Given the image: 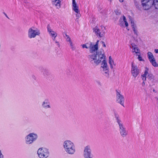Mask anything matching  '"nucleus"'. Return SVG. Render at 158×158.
<instances>
[{
  "label": "nucleus",
  "mask_w": 158,
  "mask_h": 158,
  "mask_svg": "<svg viewBox=\"0 0 158 158\" xmlns=\"http://www.w3.org/2000/svg\"><path fill=\"white\" fill-rule=\"evenodd\" d=\"M44 104H45V103L44 102L43 104V105L44 106V107H46V106H44Z\"/></svg>",
  "instance_id": "c756f323"
},
{
  "label": "nucleus",
  "mask_w": 158,
  "mask_h": 158,
  "mask_svg": "<svg viewBox=\"0 0 158 158\" xmlns=\"http://www.w3.org/2000/svg\"><path fill=\"white\" fill-rule=\"evenodd\" d=\"M137 56H138V59L139 61H144V59L142 57L140 54V52L139 54H136Z\"/></svg>",
  "instance_id": "4be33fe9"
},
{
  "label": "nucleus",
  "mask_w": 158,
  "mask_h": 158,
  "mask_svg": "<svg viewBox=\"0 0 158 158\" xmlns=\"http://www.w3.org/2000/svg\"><path fill=\"white\" fill-rule=\"evenodd\" d=\"M94 32L96 35L97 36L100 37H101L103 36V35L101 34L100 32V30L98 28V27L96 26L93 29Z\"/></svg>",
  "instance_id": "f3484780"
},
{
  "label": "nucleus",
  "mask_w": 158,
  "mask_h": 158,
  "mask_svg": "<svg viewBox=\"0 0 158 158\" xmlns=\"http://www.w3.org/2000/svg\"><path fill=\"white\" fill-rule=\"evenodd\" d=\"M82 48H89V47H87L86 45V44H83L82 45Z\"/></svg>",
  "instance_id": "393cba45"
},
{
  "label": "nucleus",
  "mask_w": 158,
  "mask_h": 158,
  "mask_svg": "<svg viewBox=\"0 0 158 158\" xmlns=\"http://www.w3.org/2000/svg\"><path fill=\"white\" fill-rule=\"evenodd\" d=\"M47 29L48 32L51 36L52 37H53L54 39H55L57 36V34L55 32L52 31V30L51 29L50 26L49 25L48 26Z\"/></svg>",
  "instance_id": "dca6fc26"
},
{
  "label": "nucleus",
  "mask_w": 158,
  "mask_h": 158,
  "mask_svg": "<svg viewBox=\"0 0 158 158\" xmlns=\"http://www.w3.org/2000/svg\"><path fill=\"white\" fill-rule=\"evenodd\" d=\"M52 2L53 5H55L57 8L60 7L61 0H52Z\"/></svg>",
  "instance_id": "a211bd4d"
},
{
  "label": "nucleus",
  "mask_w": 158,
  "mask_h": 158,
  "mask_svg": "<svg viewBox=\"0 0 158 158\" xmlns=\"http://www.w3.org/2000/svg\"><path fill=\"white\" fill-rule=\"evenodd\" d=\"M73 10L76 13V15L77 19H78L81 16L79 7L76 2L75 0H72Z\"/></svg>",
  "instance_id": "9d476101"
},
{
  "label": "nucleus",
  "mask_w": 158,
  "mask_h": 158,
  "mask_svg": "<svg viewBox=\"0 0 158 158\" xmlns=\"http://www.w3.org/2000/svg\"><path fill=\"white\" fill-rule=\"evenodd\" d=\"M28 36L30 38H34L37 35H39L40 32L39 31L32 30L31 28L29 29L28 31Z\"/></svg>",
  "instance_id": "f8f14e48"
},
{
  "label": "nucleus",
  "mask_w": 158,
  "mask_h": 158,
  "mask_svg": "<svg viewBox=\"0 0 158 158\" xmlns=\"http://www.w3.org/2000/svg\"><path fill=\"white\" fill-rule=\"evenodd\" d=\"M152 65L155 67H158V63L156 61L155 58L149 61Z\"/></svg>",
  "instance_id": "aec40b11"
},
{
  "label": "nucleus",
  "mask_w": 158,
  "mask_h": 158,
  "mask_svg": "<svg viewBox=\"0 0 158 158\" xmlns=\"http://www.w3.org/2000/svg\"><path fill=\"white\" fill-rule=\"evenodd\" d=\"M119 2H123L124 0H118Z\"/></svg>",
  "instance_id": "cd10ccee"
},
{
  "label": "nucleus",
  "mask_w": 158,
  "mask_h": 158,
  "mask_svg": "<svg viewBox=\"0 0 158 158\" xmlns=\"http://www.w3.org/2000/svg\"><path fill=\"white\" fill-rule=\"evenodd\" d=\"M142 4L145 10L149 9L152 6L158 9V0H142Z\"/></svg>",
  "instance_id": "f03ea898"
},
{
  "label": "nucleus",
  "mask_w": 158,
  "mask_h": 158,
  "mask_svg": "<svg viewBox=\"0 0 158 158\" xmlns=\"http://www.w3.org/2000/svg\"><path fill=\"white\" fill-rule=\"evenodd\" d=\"M147 56L149 61L155 58L153 54L150 52H148Z\"/></svg>",
  "instance_id": "6ab92c4d"
},
{
  "label": "nucleus",
  "mask_w": 158,
  "mask_h": 158,
  "mask_svg": "<svg viewBox=\"0 0 158 158\" xmlns=\"http://www.w3.org/2000/svg\"><path fill=\"white\" fill-rule=\"evenodd\" d=\"M37 135L34 133H30L27 136L26 142L27 143L30 144L32 143L37 138Z\"/></svg>",
  "instance_id": "9b49d317"
},
{
  "label": "nucleus",
  "mask_w": 158,
  "mask_h": 158,
  "mask_svg": "<svg viewBox=\"0 0 158 158\" xmlns=\"http://www.w3.org/2000/svg\"><path fill=\"white\" fill-rule=\"evenodd\" d=\"M84 156L85 158H91L90 149L88 146L86 147L85 148Z\"/></svg>",
  "instance_id": "2eb2a0df"
},
{
  "label": "nucleus",
  "mask_w": 158,
  "mask_h": 158,
  "mask_svg": "<svg viewBox=\"0 0 158 158\" xmlns=\"http://www.w3.org/2000/svg\"><path fill=\"white\" fill-rule=\"evenodd\" d=\"M4 14L5 15H6V17H7V15H6L5 13H4Z\"/></svg>",
  "instance_id": "7c9ffc66"
},
{
  "label": "nucleus",
  "mask_w": 158,
  "mask_h": 158,
  "mask_svg": "<svg viewBox=\"0 0 158 158\" xmlns=\"http://www.w3.org/2000/svg\"><path fill=\"white\" fill-rule=\"evenodd\" d=\"M48 107H49V105H48Z\"/></svg>",
  "instance_id": "2f4dec72"
},
{
  "label": "nucleus",
  "mask_w": 158,
  "mask_h": 158,
  "mask_svg": "<svg viewBox=\"0 0 158 158\" xmlns=\"http://www.w3.org/2000/svg\"><path fill=\"white\" fill-rule=\"evenodd\" d=\"M116 63L113 59L109 56V67L113 71H114L116 66Z\"/></svg>",
  "instance_id": "4468645a"
},
{
  "label": "nucleus",
  "mask_w": 158,
  "mask_h": 158,
  "mask_svg": "<svg viewBox=\"0 0 158 158\" xmlns=\"http://www.w3.org/2000/svg\"><path fill=\"white\" fill-rule=\"evenodd\" d=\"M64 147L66 151L69 154H73L75 152L74 146L73 143L69 141H65Z\"/></svg>",
  "instance_id": "39448f33"
},
{
  "label": "nucleus",
  "mask_w": 158,
  "mask_h": 158,
  "mask_svg": "<svg viewBox=\"0 0 158 158\" xmlns=\"http://www.w3.org/2000/svg\"><path fill=\"white\" fill-rule=\"evenodd\" d=\"M154 51L155 53L158 54V49H155Z\"/></svg>",
  "instance_id": "bb28decb"
},
{
  "label": "nucleus",
  "mask_w": 158,
  "mask_h": 158,
  "mask_svg": "<svg viewBox=\"0 0 158 158\" xmlns=\"http://www.w3.org/2000/svg\"><path fill=\"white\" fill-rule=\"evenodd\" d=\"M129 22L128 19L126 18L124 16H123L120 17L119 19V25L121 27L125 28L128 31L130 29Z\"/></svg>",
  "instance_id": "423d86ee"
},
{
  "label": "nucleus",
  "mask_w": 158,
  "mask_h": 158,
  "mask_svg": "<svg viewBox=\"0 0 158 158\" xmlns=\"http://www.w3.org/2000/svg\"><path fill=\"white\" fill-rule=\"evenodd\" d=\"M131 73L133 77L135 78L139 73V70L137 66L133 63L131 64Z\"/></svg>",
  "instance_id": "1a4fd4ad"
},
{
  "label": "nucleus",
  "mask_w": 158,
  "mask_h": 158,
  "mask_svg": "<svg viewBox=\"0 0 158 158\" xmlns=\"http://www.w3.org/2000/svg\"><path fill=\"white\" fill-rule=\"evenodd\" d=\"M116 102L124 107V98L120 91H117L116 93Z\"/></svg>",
  "instance_id": "0eeeda50"
},
{
  "label": "nucleus",
  "mask_w": 158,
  "mask_h": 158,
  "mask_svg": "<svg viewBox=\"0 0 158 158\" xmlns=\"http://www.w3.org/2000/svg\"><path fill=\"white\" fill-rule=\"evenodd\" d=\"M99 42V40H97L95 44L92 43L87 44H89V52L92 53L89 55L88 58L90 62L94 61L97 65L101 63V67L102 68L103 71L105 73H107L109 72V70L104 52L103 51L97 52L98 48Z\"/></svg>",
  "instance_id": "f257e3e1"
},
{
  "label": "nucleus",
  "mask_w": 158,
  "mask_h": 158,
  "mask_svg": "<svg viewBox=\"0 0 158 158\" xmlns=\"http://www.w3.org/2000/svg\"><path fill=\"white\" fill-rule=\"evenodd\" d=\"M114 115L116 119L117 123L118 125L119 132L121 135L123 137H126L128 135L127 131L126 130L125 127H124L118 114L116 113H115Z\"/></svg>",
  "instance_id": "7ed1b4c3"
},
{
  "label": "nucleus",
  "mask_w": 158,
  "mask_h": 158,
  "mask_svg": "<svg viewBox=\"0 0 158 158\" xmlns=\"http://www.w3.org/2000/svg\"><path fill=\"white\" fill-rule=\"evenodd\" d=\"M149 70L148 68L145 67L144 73L141 76V78L143 81L142 83V85H145V81H146L147 78L149 80H151L154 78V76L152 74L149 73Z\"/></svg>",
  "instance_id": "20e7f679"
},
{
  "label": "nucleus",
  "mask_w": 158,
  "mask_h": 158,
  "mask_svg": "<svg viewBox=\"0 0 158 158\" xmlns=\"http://www.w3.org/2000/svg\"><path fill=\"white\" fill-rule=\"evenodd\" d=\"M102 43L103 44V46L104 47H105L106 45H105V43L103 42H102Z\"/></svg>",
  "instance_id": "c85d7f7f"
},
{
  "label": "nucleus",
  "mask_w": 158,
  "mask_h": 158,
  "mask_svg": "<svg viewBox=\"0 0 158 158\" xmlns=\"http://www.w3.org/2000/svg\"><path fill=\"white\" fill-rule=\"evenodd\" d=\"M66 36L67 37V40L69 42L70 45L71 46L72 48H73V44H72V41L71 40L69 36H68L66 35Z\"/></svg>",
  "instance_id": "b1692460"
},
{
  "label": "nucleus",
  "mask_w": 158,
  "mask_h": 158,
  "mask_svg": "<svg viewBox=\"0 0 158 158\" xmlns=\"http://www.w3.org/2000/svg\"><path fill=\"white\" fill-rule=\"evenodd\" d=\"M130 48L131 49V51L133 53L137 54L140 52V50L137 46L134 43H131L130 46Z\"/></svg>",
  "instance_id": "ddd939ff"
},
{
  "label": "nucleus",
  "mask_w": 158,
  "mask_h": 158,
  "mask_svg": "<svg viewBox=\"0 0 158 158\" xmlns=\"http://www.w3.org/2000/svg\"><path fill=\"white\" fill-rule=\"evenodd\" d=\"M66 36L67 37V40L69 42L70 45L71 46L72 48H73V44H72V41L71 40L69 36H68L66 35Z\"/></svg>",
  "instance_id": "5701e85b"
},
{
  "label": "nucleus",
  "mask_w": 158,
  "mask_h": 158,
  "mask_svg": "<svg viewBox=\"0 0 158 158\" xmlns=\"http://www.w3.org/2000/svg\"><path fill=\"white\" fill-rule=\"evenodd\" d=\"M3 156L2 154L1 151H0V158H3Z\"/></svg>",
  "instance_id": "a878e982"
},
{
  "label": "nucleus",
  "mask_w": 158,
  "mask_h": 158,
  "mask_svg": "<svg viewBox=\"0 0 158 158\" xmlns=\"http://www.w3.org/2000/svg\"><path fill=\"white\" fill-rule=\"evenodd\" d=\"M131 26L133 28V30L134 32H135L136 30V26L133 21H131Z\"/></svg>",
  "instance_id": "412c9836"
},
{
  "label": "nucleus",
  "mask_w": 158,
  "mask_h": 158,
  "mask_svg": "<svg viewBox=\"0 0 158 158\" xmlns=\"http://www.w3.org/2000/svg\"><path fill=\"white\" fill-rule=\"evenodd\" d=\"M40 158H47L49 155L48 150L44 148H39L37 152Z\"/></svg>",
  "instance_id": "6e6552de"
}]
</instances>
